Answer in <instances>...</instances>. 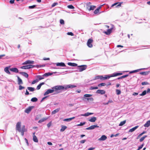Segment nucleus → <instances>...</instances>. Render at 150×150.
Returning <instances> with one entry per match:
<instances>
[{
  "instance_id": "nucleus-1",
  "label": "nucleus",
  "mask_w": 150,
  "mask_h": 150,
  "mask_svg": "<svg viewBox=\"0 0 150 150\" xmlns=\"http://www.w3.org/2000/svg\"><path fill=\"white\" fill-rule=\"evenodd\" d=\"M122 74V73H114L111 75H106L103 77V76H97L95 77V79H100L101 80H104L105 79H109L110 77L116 76L121 75Z\"/></svg>"
},
{
  "instance_id": "nucleus-2",
  "label": "nucleus",
  "mask_w": 150,
  "mask_h": 150,
  "mask_svg": "<svg viewBox=\"0 0 150 150\" xmlns=\"http://www.w3.org/2000/svg\"><path fill=\"white\" fill-rule=\"evenodd\" d=\"M21 122H17L16 125V130L20 132L22 136H23L24 132L27 131V130L25 129V126L24 125H23L21 127Z\"/></svg>"
},
{
  "instance_id": "nucleus-3",
  "label": "nucleus",
  "mask_w": 150,
  "mask_h": 150,
  "mask_svg": "<svg viewBox=\"0 0 150 150\" xmlns=\"http://www.w3.org/2000/svg\"><path fill=\"white\" fill-rule=\"evenodd\" d=\"M64 87L62 86H55L52 88V89H49L47 90L44 93V95L45 96L49 93H53L54 91H56L57 90H62L64 89Z\"/></svg>"
},
{
  "instance_id": "nucleus-4",
  "label": "nucleus",
  "mask_w": 150,
  "mask_h": 150,
  "mask_svg": "<svg viewBox=\"0 0 150 150\" xmlns=\"http://www.w3.org/2000/svg\"><path fill=\"white\" fill-rule=\"evenodd\" d=\"M93 42V40L92 38H90L88 40L87 42V45L89 47L91 48L93 47L92 43Z\"/></svg>"
},
{
  "instance_id": "nucleus-5",
  "label": "nucleus",
  "mask_w": 150,
  "mask_h": 150,
  "mask_svg": "<svg viewBox=\"0 0 150 150\" xmlns=\"http://www.w3.org/2000/svg\"><path fill=\"white\" fill-rule=\"evenodd\" d=\"M79 68V71L81 72L85 70L87 68V66L86 65H82L79 66L78 67Z\"/></svg>"
},
{
  "instance_id": "nucleus-6",
  "label": "nucleus",
  "mask_w": 150,
  "mask_h": 150,
  "mask_svg": "<svg viewBox=\"0 0 150 150\" xmlns=\"http://www.w3.org/2000/svg\"><path fill=\"white\" fill-rule=\"evenodd\" d=\"M35 66L29 65L21 67V68L23 69H28L34 67Z\"/></svg>"
},
{
  "instance_id": "nucleus-7",
  "label": "nucleus",
  "mask_w": 150,
  "mask_h": 150,
  "mask_svg": "<svg viewBox=\"0 0 150 150\" xmlns=\"http://www.w3.org/2000/svg\"><path fill=\"white\" fill-rule=\"evenodd\" d=\"M34 62L33 61H30V60H27L22 63L23 65H25L27 64H33Z\"/></svg>"
},
{
  "instance_id": "nucleus-8",
  "label": "nucleus",
  "mask_w": 150,
  "mask_h": 150,
  "mask_svg": "<svg viewBox=\"0 0 150 150\" xmlns=\"http://www.w3.org/2000/svg\"><path fill=\"white\" fill-rule=\"evenodd\" d=\"M33 107H34L33 106L29 107L25 110V112L26 113H28L31 111V110L33 108Z\"/></svg>"
},
{
  "instance_id": "nucleus-9",
  "label": "nucleus",
  "mask_w": 150,
  "mask_h": 150,
  "mask_svg": "<svg viewBox=\"0 0 150 150\" xmlns=\"http://www.w3.org/2000/svg\"><path fill=\"white\" fill-rule=\"evenodd\" d=\"M96 93L103 95L105 93V91L103 90H98L97 91Z\"/></svg>"
},
{
  "instance_id": "nucleus-10",
  "label": "nucleus",
  "mask_w": 150,
  "mask_h": 150,
  "mask_svg": "<svg viewBox=\"0 0 150 150\" xmlns=\"http://www.w3.org/2000/svg\"><path fill=\"white\" fill-rule=\"evenodd\" d=\"M107 138L106 136L105 135H102L101 137L98 139L99 141H104L106 140Z\"/></svg>"
},
{
  "instance_id": "nucleus-11",
  "label": "nucleus",
  "mask_w": 150,
  "mask_h": 150,
  "mask_svg": "<svg viewBox=\"0 0 150 150\" xmlns=\"http://www.w3.org/2000/svg\"><path fill=\"white\" fill-rule=\"evenodd\" d=\"M33 141L35 142H38V140L37 137L35 135V132L33 133Z\"/></svg>"
},
{
  "instance_id": "nucleus-12",
  "label": "nucleus",
  "mask_w": 150,
  "mask_h": 150,
  "mask_svg": "<svg viewBox=\"0 0 150 150\" xmlns=\"http://www.w3.org/2000/svg\"><path fill=\"white\" fill-rule=\"evenodd\" d=\"M11 71L15 72L16 73H18V70L17 68H11L10 69Z\"/></svg>"
},
{
  "instance_id": "nucleus-13",
  "label": "nucleus",
  "mask_w": 150,
  "mask_h": 150,
  "mask_svg": "<svg viewBox=\"0 0 150 150\" xmlns=\"http://www.w3.org/2000/svg\"><path fill=\"white\" fill-rule=\"evenodd\" d=\"M57 66L66 67L65 64L63 62L57 63H56Z\"/></svg>"
},
{
  "instance_id": "nucleus-14",
  "label": "nucleus",
  "mask_w": 150,
  "mask_h": 150,
  "mask_svg": "<svg viewBox=\"0 0 150 150\" xmlns=\"http://www.w3.org/2000/svg\"><path fill=\"white\" fill-rule=\"evenodd\" d=\"M122 3H119V2H117V3H115L114 4H112V5L111 6V7H112L114 6H115L117 5V4H119L117 5L116 7L121 6V4Z\"/></svg>"
},
{
  "instance_id": "nucleus-15",
  "label": "nucleus",
  "mask_w": 150,
  "mask_h": 150,
  "mask_svg": "<svg viewBox=\"0 0 150 150\" xmlns=\"http://www.w3.org/2000/svg\"><path fill=\"white\" fill-rule=\"evenodd\" d=\"M96 120V118L95 117H93L89 120V121L91 122H94Z\"/></svg>"
},
{
  "instance_id": "nucleus-16",
  "label": "nucleus",
  "mask_w": 150,
  "mask_h": 150,
  "mask_svg": "<svg viewBox=\"0 0 150 150\" xmlns=\"http://www.w3.org/2000/svg\"><path fill=\"white\" fill-rule=\"evenodd\" d=\"M18 84L19 85L22 84L23 82L22 79L18 76Z\"/></svg>"
},
{
  "instance_id": "nucleus-17",
  "label": "nucleus",
  "mask_w": 150,
  "mask_h": 150,
  "mask_svg": "<svg viewBox=\"0 0 150 150\" xmlns=\"http://www.w3.org/2000/svg\"><path fill=\"white\" fill-rule=\"evenodd\" d=\"M19 73L22 75L26 78H28V75L26 73L23 72H19Z\"/></svg>"
},
{
  "instance_id": "nucleus-18",
  "label": "nucleus",
  "mask_w": 150,
  "mask_h": 150,
  "mask_svg": "<svg viewBox=\"0 0 150 150\" xmlns=\"http://www.w3.org/2000/svg\"><path fill=\"white\" fill-rule=\"evenodd\" d=\"M68 64L69 65L72 67H76L77 66V64L75 63H72L71 62H69L68 63Z\"/></svg>"
},
{
  "instance_id": "nucleus-19",
  "label": "nucleus",
  "mask_w": 150,
  "mask_h": 150,
  "mask_svg": "<svg viewBox=\"0 0 150 150\" xmlns=\"http://www.w3.org/2000/svg\"><path fill=\"white\" fill-rule=\"evenodd\" d=\"M138 127H139L138 126H136L135 127H133V128H132V129H130L129 130V132H133L135 130V129H136Z\"/></svg>"
},
{
  "instance_id": "nucleus-20",
  "label": "nucleus",
  "mask_w": 150,
  "mask_h": 150,
  "mask_svg": "<svg viewBox=\"0 0 150 150\" xmlns=\"http://www.w3.org/2000/svg\"><path fill=\"white\" fill-rule=\"evenodd\" d=\"M60 110V108H59L55 110H53V111L52 112V115L55 114L56 113L59 112Z\"/></svg>"
},
{
  "instance_id": "nucleus-21",
  "label": "nucleus",
  "mask_w": 150,
  "mask_h": 150,
  "mask_svg": "<svg viewBox=\"0 0 150 150\" xmlns=\"http://www.w3.org/2000/svg\"><path fill=\"white\" fill-rule=\"evenodd\" d=\"M93 114V113H91V112H87L86 113H85V114H82L81 115V116H88L89 115H92Z\"/></svg>"
},
{
  "instance_id": "nucleus-22",
  "label": "nucleus",
  "mask_w": 150,
  "mask_h": 150,
  "mask_svg": "<svg viewBox=\"0 0 150 150\" xmlns=\"http://www.w3.org/2000/svg\"><path fill=\"white\" fill-rule=\"evenodd\" d=\"M112 30L111 29H109L107 30V31L104 32V33L107 35H110L111 33Z\"/></svg>"
},
{
  "instance_id": "nucleus-23",
  "label": "nucleus",
  "mask_w": 150,
  "mask_h": 150,
  "mask_svg": "<svg viewBox=\"0 0 150 150\" xmlns=\"http://www.w3.org/2000/svg\"><path fill=\"white\" fill-rule=\"evenodd\" d=\"M150 125V120L147 121L146 123L144 125L145 127H148Z\"/></svg>"
},
{
  "instance_id": "nucleus-24",
  "label": "nucleus",
  "mask_w": 150,
  "mask_h": 150,
  "mask_svg": "<svg viewBox=\"0 0 150 150\" xmlns=\"http://www.w3.org/2000/svg\"><path fill=\"white\" fill-rule=\"evenodd\" d=\"M67 128V127L66 126H64V125H62L61 126V129L60 131L61 132H63Z\"/></svg>"
},
{
  "instance_id": "nucleus-25",
  "label": "nucleus",
  "mask_w": 150,
  "mask_h": 150,
  "mask_svg": "<svg viewBox=\"0 0 150 150\" xmlns=\"http://www.w3.org/2000/svg\"><path fill=\"white\" fill-rule=\"evenodd\" d=\"M150 72L149 71L140 72L139 74L142 75H146L148 74Z\"/></svg>"
},
{
  "instance_id": "nucleus-26",
  "label": "nucleus",
  "mask_w": 150,
  "mask_h": 150,
  "mask_svg": "<svg viewBox=\"0 0 150 150\" xmlns=\"http://www.w3.org/2000/svg\"><path fill=\"white\" fill-rule=\"evenodd\" d=\"M75 118V117H73L65 119L64 120H63L64 121H69L72 119H74Z\"/></svg>"
},
{
  "instance_id": "nucleus-27",
  "label": "nucleus",
  "mask_w": 150,
  "mask_h": 150,
  "mask_svg": "<svg viewBox=\"0 0 150 150\" xmlns=\"http://www.w3.org/2000/svg\"><path fill=\"white\" fill-rule=\"evenodd\" d=\"M142 69H137L136 70H133V71H130L129 72V73L132 74V73H136V72H137L139 71L140 70Z\"/></svg>"
},
{
  "instance_id": "nucleus-28",
  "label": "nucleus",
  "mask_w": 150,
  "mask_h": 150,
  "mask_svg": "<svg viewBox=\"0 0 150 150\" xmlns=\"http://www.w3.org/2000/svg\"><path fill=\"white\" fill-rule=\"evenodd\" d=\"M44 84V82H42L40 84H39L37 86V90H39L40 89L41 86L42 85Z\"/></svg>"
},
{
  "instance_id": "nucleus-29",
  "label": "nucleus",
  "mask_w": 150,
  "mask_h": 150,
  "mask_svg": "<svg viewBox=\"0 0 150 150\" xmlns=\"http://www.w3.org/2000/svg\"><path fill=\"white\" fill-rule=\"evenodd\" d=\"M76 87V86L72 85H68L67 86V88H72Z\"/></svg>"
},
{
  "instance_id": "nucleus-30",
  "label": "nucleus",
  "mask_w": 150,
  "mask_h": 150,
  "mask_svg": "<svg viewBox=\"0 0 150 150\" xmlns=\"http://www.w3.org/2000/svg\"><path fill=\"white\" fill-rule=\"evenodd\" d=\"M52 73H46L45 74H44L43 75V76H47L50 75H51L52 74Z\"/></svg>"
},
{
  "instance_id": "nucleus-31",
  "label": "nucleus",
  "mask_w": 150,
  "mask_h": 150,
  "mask_svg": "<svg viewBox=\"0 0 150 150\" xmlns=\"http://www.w3.org/2000/svg\"><path fill=\"white\" fill-rule=\"evenodd\" d=\"M4 71L8 74H11L10 72L9 71L8 67H5L4 69Z\"/></svg>"
},
{
  "instance_id": "nucleus-32",
  "label": "nucleus",
  "mask_w": 150,
  "mask_h": 150,
  "mask_svg": "<svg viewBox=\"0 0 150 150\" xmlns=\"http://www.w3.org/2000/svg\"><path fill=\"white\" fill-rule=\"evenodd\" d=\"M27 89L29 91L31 92L34 91L35 90L34 88L32 87H28Z\"/></svg>"
},
{
  "instance_id": "nucleus-33",
  "label": "nucleus",
  "mask_w": 150,
  "mask_h": 150,
  "mask_svg": "<svg viewBox=\"0 0 150 150\" xmlns=\"http://www.w3.org/2000/svg\"><path fill=\"white\" fill-rule=\"evenodd\" d=\"M90 127L91 129H93L96 127L98 128L99 127L97 125H92L90 126Z\"/></svg>"
},
{
  "instance_id": "nucleus-34",
  "label": "nucleus",
  "mask_w": 150,
  "mask_h": 150,
  "mask_svg": "<svg viewBox=\"0 0 150 150\" xmlns=\"http://www.w3.org/2000/svg\"><path fill=\"white\" fill-rule=\"evenodd\" d=\"M128 75H129L128 74H127V75H124V76H121L119 77L118 78H117V79H122L123 78L126 77H127L128 76Z\"/></svg>"
},
{
  "instance_id": "nucleus-35",
  "label": "nucleus",
  "mask_w": 150,
  "mask_h": 150,
  "mask_svg": "<svg viewBox=\"0 0 150 150\" xmlns=\"http://www.w3.org/2000/svg\"><path fill=\"white\" fill-rule=\"evenodd\" d=\"M38 100V99L36 97H34L31 98V101L33 102H36Z\"/></svg>"
},
{
  "instance_id": "nucleus-36",
  "label": "nucleus",
  "mask_w": 150,
  "mask_h": 150,
  "mask_svg": "<svg viewBox=\"0 0 150 150\" xmlns=\"http://www.w3.org/2000/svg\"><path fill=\"white\" fill-rule=\"evenodd\" d=\"M126 122V121L125 120H124L123 121L121 122L120 124H119V126H122L124 125Z\"/></svg>"
},
{
  "instance_id": "nucleus-37",
  "label": "nucleus",
  "mask_w": 150,
  "mask_h": 150,
  "mask_svg": "<svg viewBox=\"0 0 150 150\" xmlns=\"http://www.w3.org/2000/svg\"><path fill=\"white\" fill-rule=\"evenodd\" d=\"M147 136L146 135H145L144 136H143L141 137L140 139H139V141L140 142H142L144 139L147 137Z\"/></svg>"
},
{
  "instance_id": "nucleus-38",
  "label": "nucleus",
  "mask_w": 150,
  "mask_h": 150,
  "mask_svg": "<svg viewBox=\"0 0 150 150\" xmlns=\"http://www.w3.org/2000/svg\"><path fill=\"white\" fill-rule=\"evenodd\" d=\"M96 8V6H91L90 7V8L89 9V10H93Z\"/></svg>"
},
{
  "instance_id": "nucleus-39",
  "label": "nucleus",
  "mask_w": 150,
  "mask_h": 150,
  "mask_svg": "<svg viewBox=\"0 0 150 150\" xmlns=\"http://www.w3.org/2000/svg\"><path fill=\"white\" fill-rule=\"evenodd\" d=\"M92 96L91 94H85L83 96L84 97H89L91 96Z\"/></svg>"
},
{
  "instance_id": "nucleus-40",
  "label": "nucleus",
  "mask_w": 150,
  "mask_h": 150,
  "mask_svg": "<svg viewBox=\"0 0 150 150\" xmlns=\"http://www.w3.org/2000/svg\"><path fill=\"white\" fill-rule=\"evenodd\" d=\"M98 88L97 86L93 87V86H91L90 88V90H93V89H98Z\"/></svg>"
},
{
  "instance_id": "nucleus-41",
  "label": "nucleus",
  "mask_w": 150,
  "mask_h": 150,
  "mask_svg": "<svg viewBox=\"0 0 150 150\" xmlns=\"http://www.w3.org/2000/svg\"><path fill=\"white\" fill-rule=\"evenodd\" d=\"M146 90L144 91L142 93L140 94L141 96H143L145 95L146 94Z\"/></svg>"
},
{
  "instance_id": "nucleus-42",
  "label": "nucleus",
  "mask_w": 150,
  "mask_h": 150,
  "mask_svg": "<svg viewBox=\"0 0 150 150\" xmlns=\"http://www.w3.org/2000/svg\"><path fill=\"white\" fill-rule=\"evenodd\" d=\"M67 7L69 8L72 9H73L74 8V7L71 5L68 6Z\"/></svg>"
},
{
  "instance_id": "nucleus-43",
  "label": "nucleus",
  "mask_w": 150,
  "mask_h": 150,
  "mask_svg": "<svg viewBox=\"0 0 150 150\" xmlns=\"http://www.w3.org/2000/svg\"><path fill=\"white\" fill-rule=\"evenodd\" d=\"M116 94L117 95H119L121 93V91L120 90H119L116 89Z\"/></svg>"
},
{
  "instance_id": "nucleus-44",
  "label": "nucleus",
  "mask_w": 150,
  "mask_h": 150,
  "mask_svg": "<svg viewBox=\"0 0 150 150\" xmlns=\"http://www.w3.org/2000/svg\"><path fill=\"white\" fill-rule=\"evenodd\" d=\"M99 12V8H97L94 11V13L95 14L98 13Z\"/></svg>"
},
{
  "instance_id": "nucleus-45",
  "label": "nucleus",
  "mask_w": 150,
  "mask_h": 150,
  "mask_svg": "<svg viewBox=\"0 0 150 150\" xmlns=\"http://www.w3.org/2000/svg\"><path fill=\"white\" fill-rule=\"evenodd\" d=\"M86 99L90 101H92L94 100L93 98H87Z\"/></svg>"
},
{
  "instance_id": "nucleus-46",
  "label": "nucleus",
  "mask_w": 150,
  "mask_h": 150,
  "mask_svg": "<svg viewBox=\"0 0 150 150\" xmlns=\"http://www.w3.org/2000/svg\"><path fill=\"white\" fill-rule=\"evenodd\" d=\"M85 124V122H81L80 124L77 125L78 126H81L84 125Z\"/></svg>"
},
{
  "instance_id": "nucleus-47",
  "label": "nucleus",
  "mask_w": 150,
  "mask_h": 150,
  "mask_svg": "<svg viewBox=\"0 0 150 150\" xmlns=\"http://www.w3.org/2000/svg\"><path fill=\"white\" fill-rule=\"evenodd\" d=\"M105 85V83H102L99 84L98 85V86L100 87V86H103Z\"/></svg>"
},
{
  "instance_id": "nucleus-48",
  "label": "nucleus",
  "mask_w": 150,
  "mask_h": 150,
  "mask_svg": "<svg viewBox=\"0 0 150 150\" xmlns=\"http://www.w3.org/2000/svg\"><path fill=\"white\" fill-rule=\"evenodd\" d=\"M24 88L25 87H23L21 85H20L19 86V90H21L24 89Z\"/></svg>"
},
{
  "instance_id": "nucleus-49",
  "label": "nucleus",
  "mask_w": 150,
  "mask_h": 150,
  "mask_svg": "<svg viewBox=\"0 0 150 150\" xmlns=\"http://www.w3.org/2000/svg\"><path fill=\"white\" fill-rule=\"evenodd\" d=\"M36 6V5H34L33 6H29V8H30V9L33 8Z\"/></svg>"
},
{
  "instance_id": "nucleus-50",
  "label": "nucleus",
  "mask_w": 150,
  "mask_h": 150,
  "mask_svg": "<svg viewBox=\"0 0 150 150\" xmlns=\"http://www.w3.org/2000/svg\"><path fill=\"white\" fill-rule=\"evenodd\" d=\"M67 34L68 35H71V36H73L74 35V34L71 32H68L67 33Z\"/></svg>"
},
{
  "instance_id": "nucleus-51",
  "label": "nucleus",
  "mask_w": 150,
  "mask_h": 150,
  "mask_svg": "<svg viewBox=\"0 0 150 150\" xmlns=\"http://www.w3.org/2000/svg\"><path fill=\"white\" fill-rule=\"evenodd\" d=\"M148 84H149V83L148 82H142V85H147Z\"/></svg>"
},
{
  "instance_id": "nucleus-52",
  "label": "nucleus",
  "mask_w": 150,
  "mask_h": 150,
  "mask_svg": "<svg viewBox=\"0 0 150 150\" xmlns=\"http://www.w3.org/2000/svg\"><path fill=\"white\" fill-rule=\"evenodd\" d=\"M45 120L44 119H41V120H39L38 122L39 123H41L43 122H44V121H45Z\"/></svg>"
},
{
  "instance_id": "nucleus-53",
  "label": "nucleus",
  "mask_w": 150,
  "mask_h": 150,
  "mask_svg": "<svg viewBox=\"0 0 150 150\" xmlns=\"http://www.w3.org/2000/svg\"><path fill=\"white\" fill-rule=\"evenodd\" d=\"M60 22L62 24H64V21L62 19H61L60 20Z\"/></svg>"
},
{
  "instance_id": "nucleus-54",
  "label": "nucleus",
  "mask_w": 150,
  "mask_h": 150,
  "mask_svg": "<svg viewBox=\"0 0 150 150\" xmlns=\"http://www.w3.org/2000/svg\"><path fill=\"white\" fill-rule=\"evenodd\" d=\"M58 4V3H54L52 5V7H54L56 6V5Z\"/></svg>"
},
{
  "instance_id": "nucleus-55",
  "label": "nucleus",
  "mask_w": 150,
  "mask_h": 150,
  "mask_svg": "<svg viewBox=\"0 0 150 150\" xmlns=\"http://www.w3.org/2000/svg\"><path fill=\"white\" fill-rule=\"evenodd\" d=\"M38 80H34L32 82V84H34L35 83H36L38 81Z\"/></svg>"
},
{
  "instance_id": "nucleus-56",
  "label": "nucleus",
  "mask_w": 150,
  "mask_h": 150,
  "mask_svg": "<svg viewBox=\"0 0 150 150\" xmlns=\"http://www.w3.org/2000/svg\"><path fill=\"white\" fill-rule=\"evenodd\" d=\"M86 141V140L85 139L82 140L80 141V143L81 144H83Z\"/></svg>"
},
{
  "instance_id": "nucleus-57",
  "label": "nucleus",
  "mask_w": 150,
  "mask_h": 150,
  "mask_svg": "<svg viewBox=\"0 0 150 150\" xmlns=\"http://www.w3.org/2000/svg\"><path fill=\"white\" fill-rule=\"evenodd\" d=\"M15 0H10L9 1L10 3L11 4H13L14 3Z\"/></svg>"
},
{
  "instance_id": "nucleus-58",
  "label": "nucleus",
  "mask_w": 150,
  "mask_h": 150,
  "mask_svg": "<svg viewBox=\"0 0 150 150\" xmlns=\"http://www.w3.org/2000/svg\"><path fill=\"white\" fill-rule=\"evenodd\" d=\"M143 146H144V144H142L141 146H139V148L140 149H141L143 147Z\"/></svg>"
},
{
  "instance_id": "nucleus-59",
  "label": "nucleus",
  "mask_w": 150,
  "mask_h": 150,
  "mask_svg": "<svg viewBox=\"0 0 150 150\" xmlns=\"http://www.w3.org/2000/svg\"><path fill=\"white\" fill-rule=\"evenodd\" d=\"M5 56V55L4 54L0 55V59H1L2 57Z\"/></svg>"
},
{
  "instance_id": "nucleus-60",
  "label": "nucleus",
  "mask_w": 150,
  "mask_h": 150,
  "mask_svg": "<svg viewBox=\"0 0 150 150\" xmlns=\"http://www.w3.org/2000/svg\"><path fill=\"white\" fill-rule=\"evenodd\" d=\"M39 76L38 77H39V80H42V79H44V78L42 77H41V76Z\"/></svg>"
},
{
  "instance_id": "nucleus-61",
  "label": "nucleus",
  "mask_w": 150,
  "mask_h": 150,
  "mask_svg": "<svg viewBox=\"0 0 150 150\" xmlns=\"http://www.w3.org/2000/svg\"><path fill=\"white\" fill-rule=\"evenodd\" d=\"M51 122H49V123H48L47 125L48 127H49L51 126Z\"/></svg>"
},
{
  "instance_id": "nucleus-62",
  "label": "nucleus",
  "mask_w": 150,
  "mask_h": 150,
  "mask_svg": "<svg viewBox=\"0 0 150 150\" xmlns=\"http://www.w3.org/2000/svg\"><path fill=\"white\" fill-rule=\"evenodd\" d=\"M29 94V93L28 92V91L27 90H26V92L25 93V95H28Z\"/></svg>"
},
{
  "instance_id": "nucleus-63",
  "label": "nucleus",
  "mask_w": 150,
  "mask_h": 150,
  "mask_svg": "<svg viewBox=\"0 0 150 150\" xmlns=\"http://www.w3.org/2000/svg\"><path fill=\"white\" fill-rule=\"evenodd\" d=\"M47 97V96H46L44 97H43V98H42V100H41V102H42V101H43L45 98H46Z\"/></svg>"
},
{
  "instance_id": "nucleus-64",
  "label": "nucleus",
  "mask_w": 150,
  "mask_h": 150,
  "mask_svg": "<svg viewBox=\"0 0 150 150\" xmlns=\"http://www.w3.org/2000/svg\"><path fill=\"white\" fill-rule=\"evenodd\" d=\"M147 93H150V89L148 88L147 90Z\"/></svg>"
}]
</instances>
